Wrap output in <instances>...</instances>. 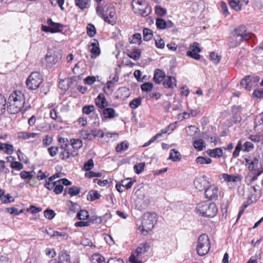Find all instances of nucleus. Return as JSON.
Wrapping results in <instances>:
<instances>
[{"label": "nucleus", "instance_id": "57", "mask_svg": "<svg viewBox=\"0 0 263 263\" xmlns=\"http://www.w3.org/2000/svg\"><path fill=\"white\" fill-rule=\"evenodd\" d=\"M81 135L84 139L91 140L93 138L91 130L90 132L87 130H82Z\"/></svg>", "mask_w": 263, "mask_h": 263}, {"label": "nucleus", "instance_id": "1", "mask_svg": "<svg viewBox=\"0 0 263 263\" xmlns=\"http://www.w3.org/2000/svg\"><path fill=\"white\" fill-rule=\"evenodd\" d=\"M195 210L198 214L206 218H213L218 213L216 204L208 201H201L198 203Z\"/></svg>", "mask_w": 263, "mask_h": 263}, {"label": "nucleus", "instance_id": "61", "mask_svg": "<svg viewBox=\"0 0 263 263\" xmlns=\"http://www.w3.org/2000/svg\"><path fill=\"white\" fill-rule=\"evenodd\" d=\"M91 134L93 135V138L96 137H100L103 138L104 134L100 130L97 128H93L91 130Z\"/></svg>", "mask_w": 263, "mask_h": 263}, {"label": "nucleus", "instance_id": "28", "mask_svg": "<svg viewBox=\"0 0 263 263\" xmlns=\"http://www.w3.org/2000/svg\"><path fill=\"white\" fill-rule=\"evenodd\" d=\"M80 188L75 186H73L69 188H66L65 190V193L64 195H66L68 193L70 196H76L80 193Z\"/></svg>", "mask_w": 263, "mask_h": 263}, {"label": "nucleus", "instance_id": "7", "mask_svg": "<svg viewBox=\"0 0 263 263\" xmlns=\"http://www.w3.org/2000/svg\"><path fill=\"white\" fill-rule=\"evenodd\" d=\"M9 105L7 106V111L11 114H16L23 109L25 111L27 110L28 107L25 106V103L20 101H13L8 100Z\"/></svg>", "mask_w": 263, "mask_h": 263}, {"label": "nucleus", "instance_id": "30", "mask_svg": "<svg viewBox=\"0 0 263 263\" xmlns=\"http://www.w3.org/2000/svg\"><path fill=\"white\" fill-rule=\"evenodd\" d=\"M169 159L174 162L180 161L181 159V156L178 151L173 149L170 151Z\"/></svg>", "mask_w": 263, "mask_h": 263}, {"label": "nucleus", "instance_id": "46", "mask_svg": "<svg viewBox=\"0 0 263 263\" xmlns=\"http://www.w3.org/2000/svg\"><path fill=\"white\" fill-rule=\"evenodd\" d=\"M77 217L80 220H85L89 217L88 212L85 210H80L77 214Z\"/></svg>", "mask_w": 263, "mask_h": 263}, {"label": "nucleus", "instance_id": "54", "mask_svg": "<svg viewBox=\"0 0 263 263\" xmlns=\"http://www.w3.org/2000/svg\"><path fill=\"white\" fill-rule=\"evenodd\" d=\"M3 151L8 155H11L13 152V147L12 145L4 143Z\"/></svg>", "mask_w": 263, "mask_h": 263}, {"label": "nucleus", "instance_id": "38", "mask_svg": "<svg viewBox=\"0 0 263 263\" xmlns=\"http://www.w3.org/2000/svg\"><path fill=\"white\" fill-rule=\"evenodd\" d=\"M229 3L230 6L236 11H239L241 10V5L239 0H229Z\"/></svg>", "mask_w": 263, "mask_h": 263}, {"label": "nucleus", "instance_id": "56", "mask_svg": "<svg viewBox=\"0 0 263 263\" xmlns=\"http://www.w3.org/2000/svg\"><path fill=\"white\" fill-rule=\"evenodd\" d=\"M210 60L215 64H217L219 62L220 57L214 52H212L210 54Z\"/></svg>", "mask_w": 263, "mask_h": 263}, {"label": "nucleus", "instance_id": "2", "mask_svg": "<svg viewBox=\"0 0 263 263\" xmlns=\"http://www.w3.org/2000/svg\"><path fill=\"white\" fill-rule=\"evenodd\" d=\"M150 249V246L147 242L141 243L133 252L129 258V261L131 263H143L146 260L145 256Z\"/></svg>", "mask_w": 263, "mask_h": 263}, {"label": "nucleus", "instance_id": "59", "mask_svg": "<svg viewBox=\"0 0 263 263\" xmlns=\"http://www.w3.org/2000/svg\"><path fill=\"white\" fill-rule=\"evenodd\" d=\"M133 184V182L129 178H127L126 180H123L121 182L122 186L125 187L127 190L130 189Z\"/></svg>", "mask_w": 263, "mask_h": 263}, {"label": "nucleus", "instance_id": "43", "mask_svg": "<svg viewBox=\"0 0 263 263\" xmlns=\"http://www.w3.org/2000/svg\"><path fill=\"white\" fill-rule=\"evenodd\" d=\"M128 146V142L125 140L118 144L116 146V150L117 152H121L122 151L126 150Z\"/></svg>", "mask_w": 263, "mask_h": 263}, {"label": "nucleus", "instance_id": "23", "mask_svg": "<svg viewBox=\"0 0 263 263\" xmlns=\"http://www.w3.org/2000/svg\"><path fill=\"white\" fill-rule=\"evenodd\" d=\"M58 263H70V256L65 251H61L59 255Z\"/></svg>", "mask_w": 263, "mask_h": 263}, {"label": "nucleus", "instance_id": "62", "mask_svg": "<svg viewBox=\"0 0 263 263\" xmlns=\"http://www.w3.org/2000/svg\"><path fill=\"white\" fill-rule=\"evenodd\" d=\"M242 148L241 142L239 141L237 143V146L235 147V149L233 153V157L236 158L239 155V152Z\"/></svg>", "mask_w": 263, "mask_h": 263}, {"label": "nucleus", "instance_id": "48", "mask_svg": "<svg viewBox=\"0 0 263 263\" xmlns=\"http://www.w3.org/2000/svg\"><path fill=\"white\" fill-rule=\"evenodd\" d=\"M157 27L160 29H164L166 28V22L161 18H157L156 21Z\"/></svg>", "mask_w": 263, "mask_h": 263}, {"label": "nucleus", "instance_id": "20", "mask_svg": "<svg viewBox=\"0 0 263 263\" xmlns=\"http://www.w3.org/2000/svg\"><path fill=\"white\" fill-rule=\"evenodd\" d=\"M163 85L165 88H174L176 87V80L172 76H166L163 82Z\"/></svg>", "mask_w": 263, "mask_h": 263}, {"label": "nucleus", "instance_id": "39", "mask_svg": "<svg viewBox=\"0 0 263 263\" xmlns=\"http://www.w3.org/2000/svg\"><path fill=\"white\" fill-rule=\"evenodd\" d=\"M6 99L0 93V115L4 114L6 110Z\"/></svg>", "mask_w": 263, "mask_h": 263}, {"label": "nucleus", "instance_id": "63", "mask_svg": "<svg viewBox=\"0 0 263 263\" xmlns=\"http://www.w3.org/2000/svg\"><path fill=\"white\" fill-rule=\"evenodd\" d=\"M10 166L16 170H21L23 168V164L20 162L14 161L11 163Z\"/></svg>", "mask_w": 263, "mask_h": 263}, {"label": "nucleus", "instance_id": "36", "mask_svg": "<svg viewBox=\"0 0 263 263\" xmlns=\"http://www.w3.org/2000/svg\"><path fill=\"white\" fill-rule=\"evenodd\" d=\"M37 135V134L30 132H20L18 133V137L23 139H27L30 138H34Z\"/></svg>", "mask_w": 263, "mask_h": 263}, {"label": "nucleus", "instance_id": "24", "mask_svg": "<svg viewBox=\"0 0 263 263\" xmlns=\"http://www.w3.org/2000/svg\"><path fill=\"white\" fill-rule=\"evenodd\" d=\"M53 235L54 236V239H57L58 241L66 240L69 237V235L62 230L53 232Z\"/></svg>", "mask_w": 263, "mask_h": 263}, {"label": "nucleus", "instance_id": "40", "mask_svg": "<svg viewBox=\"0 0 263 263\" xmlns=\"http://www.w3.org/2000/svg\"><path fill=\"white\" fill-rule=\"evenodd\" d=\"M101 195L97 191L91 190L88 193L87 199L90 201H93L100 198Z\"/></svg>", "mask_w": 263, "mask_h": 263}, {"label": "nucleus", "instance_id": "12", "mask_svg": "<svg viewBox=\"0 0 263 263\" xmlns=\"http://www.w3.org/2000/svg\"><path fill=\"white\" fill-rule=\"evenodd\" d=\"M99 111L101 113L103 120L112 119L118 116V114L116 113V110L110 107H106Z\"/></svg>", "mask_w": 263, "mask_h": 263}, {"label": "nucleus", "instance_id": "37", "mask_svg": "<svg viewBox=\"0 0 263 263\" xmlns=\"http://www.w3.org/2000/svg\"><path fill=\"white\" fill-rule=\"evenodd\" d=\"M142 98L138 97L133 99L129 103V107L132 109H136L141 104Z\"/></svg>", "mask_w": 263, "mask_h": 263}, {"label": "nucleus", "instance_id": "8", "mask_svg": "<svg viewBox=\"0 0 263 263\" xmlns=\"http://www.w3.org/2000/svg\"><path fill=\"white\" fill-rule=\"evenodd\" d=\"M194 184L195 188L199 191H205L210 185V182L206 179L205 176H201L197 177L194 181Z\"/></svg>", "mask_w": 263, "mask_h": 263}, {"label": "nucleus", "instance_id": "4", "mask_svg": "<svg viewBox=\"0 0 263 263\" xmlns=\"http://www.w3.org/2000/svg\"><path fill=\"white\" fill-rule=\"evenodd\" d=\"M210 248V243L209 237L206 234H201L198 237L197 241L196 251L201 256L206 254Z\"/></svg>", "mask_w": 263, "mask_h": 263}, {"label": "nucleus", "instance_id": "27", "mask_svg": "<svg viewBox=\"0 0 263 263\" xmlns=\"http://www.w3.org/2000/svg\"><path fill=\"white\" fill-rule=\"evenodd\" d=\"M207 152L210 157L214 158H220L223 154L222 149L219 147L213 149H209Z\"/></svg>", "mask_w": 263, "mask_h": 263}, {"label": "nucleus", "instance_id": "14", "mask_svg": "<svg viewBox=\"0 0 263 263\" xmlns=\"http://www.w3.org/2000/svg\"><path fill=\"white\" fill-rule=\"evenodd\" d=\"M61 59V57L60 55L50 51L47 52L45 57L46 61L49 66H52L55 64Z\"/></svg>", "mask_w": 263, "mask_h": 263}, {"label": "nucleus", "instance_id": "18", "mask_svg": "<svg viewBox=\"0 0 263 263\" xmlns=\"http://www.w3.org/2000/svg\"><path fill=\"white\" fill-rule=\"evenodd\" d=\"M47 24L50 26V32H60L62 31V28L64 27V25L58 23L53 22L51 18L47 20Z\"/></svg>", "mask_w": 263, "mask_h": 263}, {"label": "nucleus", "instance_id": "50", "mask_svg": "<svg viewBox=\"0 0 263 263\" xmlns=\"http://www.w3.org/2000/svg\"><path fill=\"white\" fill-rule=\"evenodd\" d=\"M144 166V163H139L134 165V169L136 174H140L143 172Z\"/></svg>", "mask_w": 263, "mask_h": 263}, {"label": "nucleus", "instance_id": "34", "mask_svg": "<svg viewBox=\"0 0 263 263\" xmlns=\"http://www.w3.org/2000/svg\"><path fill=\"white\" fill-rule=\"evenodd\" d=\"M141 51L139 49H135L131 51H129L128 53V55L129 58L134 59L135 61L138 60L141 55Z\"/></svg>", "mask_w": 263, "mask_h": 263}, {"label": "nucleus", "instance_id": "33", "mask_svg": "<svg viewBox=\"0 0 263 263\" xmlns=\"http://www.w3.org/2000/svg\"><path fill=\"white\" fill-rule=\"evenodd\" d=\"M143 40L145 41H150L153 36V31L147 28H145L143 30Z\"/></svg>", "mask_w": 263, "mask_h": 263}, {"label": "nucleus", "instance_id": "11", "mask_svg": "<svg viewBox=\"0 0 263 263\" xmlns=\"http://www.w3.org/2000/svg\"><path fill=\"white\" fill-rule=\"evenodd\" d=\"M232 33L236 36L242 37V39L246 41L251 39L253 36V34L247 32V28L245 25L238 26Z\"/></svg>", "mask_w": 263, "mask_h": 263}, {"label": "nucleus", "instance_id": "22", "mask_svg": "<svg viewBox=\"0 0 263 263\" xmlns=\"http://www.w3.org/2000/svg\"><path fill=\"white\" fill-rule=\"evenodd\" d=\"M165 77L166 76L164 72L159 69H157L155 70L153 79L156 83L159 84L164 81Z\"/></svg>", "mask_w": 263, "mask_h": 263}, {"label": "nucleus", "instance_id": "35", "mask_svg": "<svg viewBox=\"0 0 263 263\" xmlns=\"http://www.w3.org/2000/svg\"><path fill=\"white\" fill-rule=\"evenodd\" d=\"M129 42L132 44H138L140 45L142 42L141 34L139 33H136L133 34L129 38Z\"/></svg>", "mask_w": 263, "mask_h": 263}, {"label": "nucleus", "instance_id": "17", "mask_svg": "<svg viewBox=\"0 0 263 263\" xmlns=\"http://www.w3.org/2000/svg\"><path fill=\"white\" fill-rule=\"evenodd\" d=\"M8 100L25 103L24 95L20 91H14L12 92L9 96Z\"/></svg>", "mask_w": 263, "mask_h": 263}, {"label": "nucleus", "instance_id": "16", "mask_svg": "<svg viewBox=\"0 0 263 263\" xmlns=\"http://www.w3.org/2000/svg\"><path fill=\"white\" fill-rule=\"evenodd\" d=\"M95 103L96 106L101 110L109 105L105 97L102 93H100L98 96L95 100Z\"/></svg>", "mask_w": 263, "mask_h": 263}, {"label": "nucleus", "instance_id": "31", "mask_svg": "<svg viewBox=\"0 0 263 263\" xmlns=\"http://www.w3.org/2000/svg\"><path fill=\"white\" fill-rule=\"evenodd\" d=\"M91 263H106L105 258L100 254H94L91 257Z\"/></svg>", "mask_w": 263, "mask_h": 263}, {"label": "nucleus", "instance_id": "21", "mask_svg": "<svg viewBox=\"0 0 263 263\" xmlns=\"http://www.w3.org/2000/svg\"><path fill=\"white\" fill-rule=\"evenodd\" d=\"M91 53L97 56L100 53V49L99 47V42L96 39H93L89 46Z\"/></svg>", "mask_w": 263, "mask_h": 263}, {"label": "nucleus", "instance_id": "60", "mask_svg": "<svg viewBox=\"0 0 263 263\" xmlns=\"http://www.w3.org/2000/svg\"><path fill=\"white\" fill-rule=\"evenodd\" d=\"M94 166L93 161L92 159L88 160L84 165V169L88 171L91 170Z\"/></svg>", "mask_w": 263, "mask_h": 263}, {"label": "nucleus", "instance_id": "42", "mask_svg": "<svg viewBox=\"0 0 263 263\" xmlns=\"http://www.w3.org/2000/svg\"><path fill=\"white\" fill-rule=\"evenodd\" d=\"M70 143L72 148L77 151L83 145L82 141L79 139H72L70 140Z\"/></svg>", "mask_w": 263, "mask_h": 263}, {"label": "nucleus", "instance_id": "3", "mask_svg": "<svg viewBox=\"0 0 263 263\" xmlns=\"http://www.w3.org/2000/svg\"><path fill=\"white\" fill-rule=\"evenodd\" d=\"M157 221V215L155 213H146L142 217L141 226H139V229L143 233L146 232L144 235L151 231L154 227L155 223Z\"/></svg>", "mask_w": 263, "mask_h": 263}, {"label": "nucleus", "instance_id": "15", "mask_svg": "<svg viewBox=\"0 0 263 263\" xmlns=\"http://www.w3.org/2000/svg\"><path fill=\"white\" fill-rule=\"evenodd\" d=\"M220 179H223L224 181L227 182H236L241 181V177L238 174L235 175L234 174L229 175L224 173L220 175Z\"/></svg>", "mask_w": 263, "mask_h": 263}, {"label": "nucleus", "instance_id": "44", "mask_svg": "<svg viewBox=\"0 0 263 263\" xmlns=\"http://www.w3.org/2000/svg\"><path fill=\"white\" fill-rule=\"evenodd\" d=\"M212 159L210 158H205L204 157L199 156L196 158V162L200 164H208L212 162Z\"/></svg>", "mask_w": 263, "mask_h": 263}, {"label": "nucleus", "instance_id": "52", "mask_svg": "<svg viewBox=\"0 0 263 263\" xmlns=\"http://www.w3.org/2000/svg\"><path fill=\"white\" fill-rule=\"evenodd\" d=\"M153 87V85L152 83L147 82L141 85V90L143 91L148 92L152 90Z\"/></svg>", "mask_w": 263, "mask_h": 263}, {"label": "nucleus", "instance_id": "49", "mask_svg": "<svg viewBox=\"0 0 263 263\" xmlns=\"http://www.w3.org/2000/svg\"><path fill=\"white\" fill-rule=\"evenodd\" d=\"M155 11L157 15L161 16L164 15L166 13V9L159 5L155 6Z\"/></svg>", "mask_w": 263, "mask_h": 263}, {"label": "nucleus", "instance_id": "26", "mask_svg": "<svg viewBox=\"0 0 263 263\" xmlns=\"http://www.w3.org/2000/svg\"><path fill=\"white\" fill-rule=\"evenodd\" d=\"M0 200L4 203H7L13 201L14 199L9 194L5 195L4 190H0Z\"/></svg>", "mask_w": 263, "mask_h": 263}, {"label": "nucleus", "instance_id": "64", "mask_svg": "<svg viewBox=\"0 0 263 263\" xmlns=\"http://www.w3.org/2000/svg\"><path fill=\"white\" fill-rule=\"evenodd\" d=\"M159 37H158V39H155V45L158 48L163 49L165 46L164 42L162 39H159Z\"/></svg>", "mask_w": 263, "mask_h": 263}, {"label": "nucleus", "instance_id": "13", "mask_svg": "<svg viewBox=\"0 0 263 263\" xmlns=\"http://www.w3.org/2000/svg\"><path fill=\"white\" fill-rule=\"evenodd\" d=\"M259 80V79L257 77H251L248 76L245 77L241 81L240 85L242 87L245 88L248 90L251 89V83L252 81L254 82H257Z\"/></svg>", "mask_w": 263, "mask_h": 263}, {"label": "nucleus", "instance_id": "9", "mask_svg": "<svg viewBox=\"0 0 263 263\" xmlns=\"http://www.w3.org/2000/svg\"><path fill=\"white\" fill-rule=\"evenodd\" d=\"M190 48L191 50H188L186 52V55L195 60H199L201 56L199 53L201 51L200 48L199 44L197 42H194L192 44L190 45Z\"/></svg>", "mask_w": 263, "mask_h": 263}, {"label": "nucleus", "instance_id": "47", "mask_svg": "<svg viewBox=\"0 0 263 263\" xmlns=\"http://www.w3.org/2000/svg\"><path fill=\"white\" fill-rule=\"evenodd\" d=\"M87 34L90 36L93 37L96 34V29L95 26L91 24H88L86 27Z\"/></svg>", "mask_w": 263, "mask_h": 263}, {"label": "nucleus", "instance_id": "29", "mask_svg": "<svg viewBox=\"0 0 263 263\" xmlns=\"http://www.w3.org/2000/svg\"><path fill=\"white\" fill-rule=\"evenodd\" d=\"M138 12H136L138 14L142 16H147L151 12V8L148 5L144 6L141 8H138Z\"/></svg>", "mask_w": 263, "mask_h": 263}, {"label": "nucleus", "instance_id": "45", "mask_svg": "<svg viewBox=\"0 0 263 263\" xmlns=\"http://www.w3.org/2000/svg\"><path fill=\"white\" fill-rule=\"evenodd\" d=\"M193 145L195 148L198 151H202L203 147H205L203 140L201 139L195 140L193 143Z\"/></svg>", "mask_w": 263, "mask_h": 263}, {"label": "nucleus", "instance_id": "19", "mask_svg": "<svg viewBox=\"0 0 263 263\" xmlns=\"http://www.w3.org/2000/svg\"><path fill=\"white\" fill-rule=\"evenodd\" d=\"M244 40H245L242 39V37L236 36L232 33L229 42V46L230 48H235L239 46Z\"/></svg>", "mask_w": 263, "mask_h": 263}, {"label": "nucleus", "instance_id": "51", "mask_svg": "<svg viewBox=\"0 0 263 263\" xmlns=\"http://www.w3.org/2000/svg\"><path fill=\"white\" fill-rule=\"evenodd\" d=\"M95 111V106L92 105H85L82 108V111L84 114L89 115Z\"/></svg>", "mask_w": 263, "mask_h": 263}, {"label": "nucleus", "instance_id": "53", "mask_svg": "<svg viewBox=\"0 0 263 263\" xmlns=\"http://www.w3.org/2000/svg\"><path fill=\"white\" fill-rule=\"evenodd\" d=\"M258 159L256 157H254L253 159L250 161V165L248 166L249 170L250 171L255 170L254 168L255 167H257L258 166Z\"/></svg>", "mask_w": 263, "mask_h": 263}, {"label": "nucleus", "instance_id": "58", "mask_svg": "<svg viewBox=\"0 0 263 263\" xmlns=\"http://www.w3.org/2000/svg\"><path fill=\"white\" fill-rule=\"evenodd\" d=\"M118 92L120 93L123 98H128L129 96V90L126 87L120 88Z\"/></svg>", "mask_w": 263, "mask_h": 263}, {"label": "nucleus", "instance_id": "25", "mask_svg": "<svg viewBox=\"0 0 263 263\" xmlns=\"http://www.w3.org/2000/svg\"><path fill=\"white\" fill-rule=\"evenodd\" d=\"M99 220L101 221L100 218H94L93 217H91L88 221H78L75 223L74 226L77 227H88L90 225V222L95 223L97 222V220Z\"/></svg>", "mask_w": 263, "mask_h": 263}, {"label": "nucleus", "instance_id": "6", "mask_svg": "<svg viewBox=\"0 0 263 263\" xmlns=\"http://www.w3.org/2000/svg\"><path fill=\"white\" fill-rule=\"evenodd\" d=\"M43 82L42 74L39 72H33L27 78L26 84L28 89H36Z\"/></svg>", "mask_w": 263, "mask_h": 263}, {"label": "nucleus", "instance_id": "32", "mask_svg": "<svg viewBox=\"0 0 263 263\" xmlns=\"http://www.w3.org/2000/svg\"><path fill=\"white\" fill-rule=\"evenodd\" d=\"M76 5L81 9L87 8L89 6L90 0H74Z\"/></svg>", "mask_w": 263, "mask_h": 263}, {"label": "nucleus", "instance_id": "10", "mask_svg": "<svg viewBox=\"0 0 263 263\" xmlns=\"http://www.w3.org/2000/svg\"><path fill=\"white\" fill-rule=\"evenodd\" d=\"M218 187L215 185H209L204 191L205 197L210 200L218 198Z\"/></svg>", "mask_w": 263, "mask_h": 263}, {"label": "nucleus", "instance_id": "5", "mask_svg": "<svg viewBox=\"0 0 263 263\" xmlns=\"http://www.w3.org/2000/svg\"><path fill=\"white\" fill-rule=\"evenodd\" d=\"M108 11L109 12L108 15L107 13H104L101 10V7L99 3L98 4L96 11L98 14L101 17L104 21L112 25L115 24L116 22V17L115 16L116 11L114 8L112 7H108L107 8Z\"/></svg>", "mask_w": 263, "mask_h": 263}, {"label": "nucleus", "instance_id": "55", "mask_svg": "<svg viewBox=\"0 0 263 263\" xmlns=\"http://www.w3.org/2000/svg\"><path fill=\"white\" fill-rule=\"evenodd\" d=\"M55 215V213L52 210L47 209L44 211V216L49 220L53 219Z\"/></svg>", "mask_w": 263, "mask_h": 263}, {"label": "nucleus", "instance_id": "41", "mask_svg": "<svg viewBox=\"0 0 263 263\" xmlns=\"http://www.w3.org/2000/svg\"><path fill=\"white\" fill-rule=\"evenodd\" d=\"M34 174L35 172L33 171L30 172L27 171H22L20 173V176L23 179H28L30 180L34 177Z\"/></svg>", "mask_w": 263, "mask_h": 263}]
</instances>
